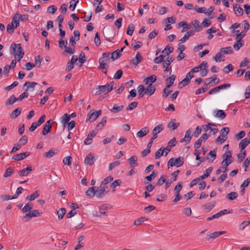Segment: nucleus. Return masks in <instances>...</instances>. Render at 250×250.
<instances>
[{
    "label": "nucleus",
    "instance_id": "obj_1",
    "mask_svg": "<svg viewBox=\"0 0 250 250\" xmlns=\"http://www.w3.org/2000/svg\"><path fill=\"white\" fill-rule=\"evenodd\" d=\"M10 49L13 50L15 58L17 56L18 61H20L24 55V52L21 47V44L12 43L11 45Z\"/></svg>",
    "mask_w": 250,
    "mask_h": 250
},
{
    "label": "nucleus",
    "instance_id": "obj_2",
    "mask_svg": "<svg viewBox=\"0 0 250 250\" xmlns=\"http://www.w3.org/2000/svg\"><path fill=\"white\" fill-rule=\"evenodd\" d=\"M184 163V158L182 157H179L176 159L172 158L170 159L168 161L167 167L168 168H169L170 167H172L173 166L179 167L182 166Z\"/></svg>",
    "mask_w": 250,
    "mask_h": 250
},
{
    "label": "nucleus",
    "instance_id": "obj_3",
    "mask_svg": "<svg viewBox=\"0 0 250 250\" xmlns=\"http://www.w3.org/2000/svg\"><path fill=\"white\" fill-rule=\"evenodd\" d=\"M110 53H104L102 55V57L99 59V62L100 63L99 67L101 69H104L106 68V65L109 62Z\"/></svg>",
    "mask_w": 250,
    "mask_h": 250
},
{
    "label": "nucleus",
    "instance_id": "obj_4",
    "mask_svg": "<svg viewBox=\"0 0 250 250\" xmlns=\"http://www.w3.org/2000/svg\"><path fill=\"white\" fill-rule=\"evenodd\" d=\"M109 191V189H108L107 185H104L101 184L100 186L97 188L96 189L97 197L98 198H101Z\"/></svg>",
    "mask_w": 250,
    "mask_h": 250
},
{
    "label": "nucleus",
    "instance_id": "obj_5",
    "mask_svg": "<svg viewBox=\"0 0 250 250\" xmlns=\"http://www.w3.org/2000/svg\"><path fill=\"white\" fill-rule=\"evenodd\" d=\"M203 127L206 131L208 130L212 131L213 134H215L218 131V129L216 127V125L211 123H208L207 125H203Z\"/></svg>",
    "mask_w": 250,
    "mask_h": 250
},
{
    "label": "nucleus",
    "instance_id": "obj_6",
    "mask_svg": "<svg viewBox=\"0 0 250 250\" xmlns=\"http://www.w3.org/2000/svg\"><path fill=\"white\" fill-rule=\"evenodd\" d=\"M113 82H111L109 84L100 86V90H101V93H107L108 92L111 91L113 89Z\"/></svg>",
    "mask_w": 250,
    "mask_h": 250
},
{
    "label": "nucleus",
    "instance_id": "obj_7",
    "mask_svg": "<svg viewBox=\"0 0 250 250\" xmlns=\"http://www.w3.org/2000/svg\"><path fill=\"white\" fill-rule=\"evenodd\" d=\"M96 160V158L94 155L91 153L87 155L84 159V163L90 166L92 165Z\"/></svg>",
    "mask_w": 250,
    "mask_h": 250
},
{
    "label": "nucleus",
    "instance_id": "obj_8",
    "mask_svg": "<svg viewBox=\"0 0 250 250\" xmlns=\"http://www.w3.org/2000/svg\"><path fill=\"white\" fill-rule=\"evenodd\" d=\"M191 130L190 129H188L185 134V137L183 138H182L180 142L181 143L185 142V145L188 144L191 139Z\"/></svg>",
    "mask_w": 250,
    "mask_h": 250
},
{
    "label": "nucleus",
    "instance_id": "obj_9",
    "mask_svg": "<svg viewBox=\"0 0 250 250\" xmlns=\"http://www.w3.org/2000/svg\"><path fill=\"white\" fill-rule=\"evenodd\" d=\"M51 122H52V120H49L46 122L42 131V135H46L51 131L52 127V126L51 125Z\"/></svg>",
    "mask_w": 250,
    "mask_h": 250
},
{
    "label": "nucleus",
    "instance_id": "obj_10",
    "mask_svg": "<svg viewBox=\"0 0 250 250\" xmlns=\"http://www.w3.org/2000/svg\"><path fill=\"white\" fill-rule=\"evenodd\" d=\"M226 233V231H219L214 232L213 233H210L209 234H208L206 239L208 240H209L210 239H215L218 237L219 236L225 234Z\"/></svg>",
    "mask_w": 250,
    "mask_h": 250
},
{
    "label": "nucleus",
    "instance_id": "obj_11",
    "mask_svg": "<svg viewBox=\"0 0 250 250\" xmlns=\"http://www.w3.org/2000/svg\"><path fill=\"white\" fill-rule=\"evenodd\" d=\"M155 90V86L152 83H149L146 89L145 93L149 96H150L154 93Z\"/></svg>",
    "mask_w": 250,
    "mask_h": 250
},
{
    "label": "nucleus",
    "instance_id": "obj_12",
    "mask_svg": "<svg viewBox=\"0 0 250 250\" xmlns=\"http://www.w3.org/2000/svg\"><path fill=\"white\" fill-rule=\"evenodd\" d=\"M142 60V57L139 52L137 53L136 56L131 60V62L134 65H137Z\"/></svg>",
    "mask_w": 250,
    "mask_h": 250
},
{
    "label": "nucleus",
    "instance_id": "obj_13",
    "mask_svg": "<svg viewBox=\"0 0 250 250\" xmlns=\"http://www.w3.org/2000/svg\"><path fill=\"white\" fill-rule=\"evenodd\" d=\"M213 113L215 117L218 118L221 120L224 119L226 117V113L223 110L221 109L214 110Z\"/></svg>",
    "mask_w": 250,
    "mask_h": 250
},
{
    "label": "nucleus",
    "instance_id": "obj_14",
    "mask_svg": "<svg viewBox=\"0 0 250 250\" xmlns=\"http://www.w3.org/2000/svg\"><path fill=\"white\" fill-rule=\"evenodd\" d=\"M148 132V128L147 127H144L136 133V136L139 138H142L146 136Z\"/></svg>",
    "mask_w": 250,
    "mask_h": 250
},
{
    "label": "nucleus",
    "instance_id": "obj_15",
    "mask_svg": "<svg viewBox=\"0 0 250 250\" xmlns=\"http://www.w3.org/2000/svg\"><path fill=\"white\" fill-rule=\"evenodd\" d=\"M32 171L31 166H28L26 168L19 172V174L20 176H25L28 175Z\"/></svg>",
    "mask_w": 250,
    "mask_h": 250
},
{
    "label": "nucleus",
    "instance_id": "obj_16",
    "mask_svg": "<svg viewBox=\"0 0 250 250\" xmlns=\"http://www.w3.org/2000/svg\"><path fill=\"white\" fill-rule=\"evenodd\" d=\"M97 132L94 130L92 131V132L88 134L87 137L84 140V144L86 145H90L91 143V141L93 138L97 134Z\"/></svg>",
    "mask_w": 250,
    "mask_h": 250
},
{
    "label": "nucleus",
    "instance_id": "obj_17",
    "mask_svg": "<svg viewBox=\"0 0 250 250\" xmlns=\"http://www.w3.org/2000/svg\"><path fill=\"white\" fill-rule=\"evenodd\" d=\"M129 165L132 167H134L138 166L137 164V157L136 155L131 156L128 159Z\"/></svg>",
    "mask_w": 250,
    "mask_h": 250
},
{
    "label": "nucleus",
    "instance_id": "obj_18",
    "mask_svg": "<svg viewBox=\"0 0 250 250\" xmlns=\"http://www.w3.org/2000/svg\"><path fill=\"white\" fill-rule=\"evenodd\" d=\"M37 85L36 82H26L24 84V86H26V91L31 90L33 91L35 86Z\"/></svg>",
    "mask_w": 250,
    "mask_h": 250
},
{
    "label": "nucleus",
    "instance_id": "obj_19",
    "mask_svg": "<svg viewBox=\"0 0 250 250\" xmlns=\"http://www.w3.org/2000/svg\"><path fill=\"white\" fill-rule=\"evenodd\" d=\"M176 119H171L167 124V127L172 128L173 130H175L179 126L180 124L175 123Z\"/></svg>",
    "mask_w": 250,
    "mask_h": 250
},
{
    "label": "nucleus",
    "instance_id": "obj_20",
    "mask_svg": "<svg viewBox=\"0 0 250 250\" xmlns=\"http://www.w3.org/2000/svg\"><path fill=\"white\" fill-rule=\"evenodd\" d=\"M250 143V141L248 138H245L241 140L239 143V147L241 148V152L246 148V147Z\"/></svg>",
    "mask_w": 250,
    "mask_h": 250
},
{
    "label": "nucleus",
    "instance_id": "obj_21",
    "mask_svg": "<svg viewBox=\"0 0 250 250\" xmlns=\"http://www.w3.org/2000/svg\"><path fill=\"white\" fill-rule=\"evenodd\" d=\"M233 10L234 11L235 14L237 16H242L243 15V10L240 5L238 6L237 4H236L235 6H234Z\"/></svg>",
    "mask_w": 250,
    "mask_h": 250
},
{
    "label": "nucleus",
    "instance_id": "obj_22",
    "mask_svg": "<svg viewBox=\"0 0 250 250\" xmlns=\"http://www.w3.org/2000/svg\"><path fill=\"white\" fill-rule=\"evenodd\" d=\"M19 14L17 13L12 19V21L11 23L15 27H17L19 26L20 23Z\"/></svg>",
    "mask_w": 250,
    "mask_h": 250
},
{
    "label": "nucleus",
    "instance_id": "obj_23",
    "mask_svg": "<svg viewBox=\"0 0 250 250\" xmlns=\"http://www.w3.org/2000/svg\"><path fill=\"white\" fill-rule=\"evenodd\" d=\"M96 187L89 188L86 192V195L87 196L93 197L95 195L97 196L96 190H95Z\"/></svg>",
    "mask_w": 250,
    "mask_h": 250
},
{
    "label": "nucleus",
    "instance_id": "obj_24",
    "mask_svg": "<svg viewBox=\"0 0 250 250\" xmlns=\"http://www.w3.org/2000/svg\"><path fill=\"white\" fill-rule=\"evenodd\" d=\"M70 119V116L67 113H65L60 118V121L63 126H65L67 123L69 121Z\"/></svg>",
    "mask_w": 250,
    "mask_h": 250
},
{
    "label": "nucleus",
    "instance_id": "obj_25",
    "mask_svg": "<svg viewBox=\"0 0 250 250\" xmlns=\"http://www.w3.org/2000/svg\"><path fill=\"white\" fill-rule=\"evenodd\" d=\"M21 107H18L12 112L10 115V117L12 119L16 118L21 114Z\"/></svg>",
    "mask_w": 250,
    "mask_h": 250
},
{
    "label": "nucleus",
    "instance_id": "obj_26",
    "mask_svg": "<svg viewBox=\"0 0 250 250\" xmlns=\"http://www.w3.org/2000/svg\"><path fill=\"white\" fill-rule=\"evenodd\" d=\"M29 154L26 155V153H21L14 155L12 157V159L17 161H21L24 159Z\"/></svg>",
    "mask_w": 250,
    "mask_h": 250
},
{
    "label": "nucleus",
    "instance_id": "obj_27",
    "mask_svg": "<svg viewBox=\"0 0 250 250\" xmlns=\"http://www.w3.org/2000/svg\"><path fill=\"white\" fill-rule=\"evenodd\" d=\"M193 35V33L192 31H188L186 33V34L179 40V44H181L184 42H185L186 41H187L189 38Z\"/></svg>",
    "mask_w": 250,
    "mask_h": 250
},
{
    "label": "nucleus",
    "instance_id": "obj_28",
    "mask_svg": "<svg viewBox=\"0 0 250 250\" xmlns=\"http://www.w3.org/2000/svg\"><path fill=\"white\" fill-rule=\"evenodd\" d=\"M215 204H216L215 202H211L208 203L204 205L203 207L204 209L209 211L214 207Z\"/></svg>",
    "mask_w": 250,
    "mask_h": 250
},
{
    "label": "nucleus",
    "instance_id": "obj_29",
    "mask_svg": "<svg viewBox=\"0 0 250 250\" xmlns=\"http://www.w3.org/2000/svg\"><path fill=\"white\" fill-rule=\"evenodd\" d=\"M17 98L14 95L11 96L6 101V105H12L17 101Z\"/></svg>",
    "mask_w": 250,
    "mask_h": 250
},
{
    "label": "nucleus",
    "instance_id": "obj_30",
    "mask_svg": "<svg viewBox=\"0 0 250 250\" xmlns=\"http://www.w3.org/2000/svg\"><path fill=\"white\" fill-rule=\"evenodd\" d=\"M124 105H117L116 104L114 105L112 108L110 109V111L113 113H116L118 112L121 111L124 108Z\"/></svg>",
    "mask_w": 250,
    "mask_h": 250
},
{
    "label": "nucleus",
    "instance_id": "obj_31",
    "mask_svg": "<svg viewBox=\"0 0 250 250\" xmlns=\"http://www.w3.org/2000/svg\"><path fill=\"white\" fill-rule=\"evenodd\" d=\"M39 196L38 191L33 192L31 195H28L26 197V200L30 201L34 200Z\"/></svg>",
    "mask_w": 250,
    "mask_h": 250
},
{
    "label": "nucleus",
    "instance_id": "obj_32",
    "mask_svg": "<svg viewBox=\"0 0 250 250\" xmlns=\"http://www.w3.org/2000/svg\"><path fill=\"white\" fill-rule=\"evenodd\" d=\"M174 60V58L170 57H168L166 60L164 61L162 63V65L163 67H165V66H170V64Z\"/></svg>",
    "mask_w": 250,
    "mask_h": 250
},
{
    "label": "nucleus",
    "instance_id": "obj_33",
    "mask_svg": "<svg viewBox=\"0 0 250 250\" xmlns=\"http://www.w3.org/2000/svg\"><path fill=\"white\" fill-rule=\"evenodd\" d=\"M164 129V126L162 124H160L155 126L152 130V133L155 134H158L160 133Z\"/></svg>",
    "mask_w": 250,
    "mask_h": 250
},
{
    "label": "nucleus",
    "instance_id": "obj_34",
    "mask_svg": "<svg viewBox=\"0 0 250 250\" xmlns=\"http://www.w3.org/2000/svg\"><path fill=\"white\" fill-rule=\"evenodd\" d=\"M156 80V76L155 75H152L146 78L144 80V82H145L146 84H148L149 83H154Z\"/></svg>",
    "mask_w": 250,
    "mask_h": 250
},
{
    "label": "nucleus",
    "instance_id": "obj_35",
    "mask_svg": "<svg viewBox=\"0 0 250 250\" xmlns=\"http://www.w3.org/2000/svg\"><path fill=\"white\" fill-rule=\"evenodd\" d=\"M97 118L98 117H97L95 112L91 113L90 112L87 115L86 121L88 120L90 121H94L97 119Z\"/></svg>",
    "mask_w": 250,
    "mask_h": 250
},
{
    "label": "nucleus",
    "instance_id": "obj_36",
    "mask_svg": "<svg viewBox=\"0 0 250 250\" xmlns=\"http://www.w3.org/2000/svg\"><path fill=\"white\" fill-rule=\"evenodd\" d=\"M192 24L194 27V30L195 31L199 32L202 29V27H201L199 25V21H198L195 20L193 21L192 22Z\"/></svg>",
    "mask_w": 250,
    "mask_h": 250
},
{
    "label": "nucleus",
    "instance_id": "obj_37",
    "mask_svg": "<svg viewBox=\"0 0 250 250\" xmlns=\"http://www.w3.org/2000/svg\"><path fill=\"white\" fill-rule=\"evenodd\" d=\"M176 79V76L174 75H172L168 78L166 79V82L167 83V85H169V87L173 84Z\"/></svg>",
    "mask_w": 250,
    "mask_h": 250
},
{
    "label": "nucleus",
    "instance_id": "obj_38",
    "mask_svg": "<svg viewBox=\"0 0 250 250\" xmlns=\"http://www.w3.org/2000/svg\"><path fill=\"white\" fill-rule=\"evenodd\" d=\"M137 89L140 97H142L144 95V94H146L145 93L146 89L143 85H139L138 86Z\"/></svg>",
    "mask_w": 250,
    "mask_h": 250
},
{
    "label": "nucleus",
    "instance_id": "obj_39",
    "mask_svg": "<svg viewBox=\"0 0 250 250\" xmlns=\"http://www.w3.org/2000/svg\"><path fill=\"white\" fill-rule=\"evenodd\" d=\"M33 208V204L30 202L27 203L25 206L22 208V211L23 212H27L30 211V210Z\"/></svg>",
    "mask_w": 250,
    "mask_h": 250
},
{
    "label": "nucleus",
    "instance_id": "obj_40",
    "mask_svg": "<svg viewBox=\"0 0 250 250\" xmlns=\"http://www.w3.org/2000/svg\"><path fill=\"white\" fill-rule=\"evenodd\" d=\"M14 168L11 167H9L6 169L3 176L5 178L8 177L14 173Z\"/></svg>",
    "mask_w": 250,
    "mask_h": 250
},
{
    "label": "nucleus",
    "instance_id": "obj_41",
    "mask_svg": "<svg viewBox=\"0 0 250 250\" xmlns=\"http://www.w3.org/2000/svg\"><path fill=\"white\" fill-rule=\"evenodd\" d=\"M135 29V26L133 24L130 23L128 25L127 29V32L126 33L127 35L132 36L134 30Z\"/></svg>",
    "mask_w": 250,
    "mask_h": 250
},
{
    "label": "nucleus",
    "instance_id": "obj_42",
    "mask_svg": "<svg viewBox=\"0 0 250 250\" xmlns=\"http://www.w3.org/2000/svg\"><path fill=\"white\" fill-rule=\"evenodd\" d=\"M169 85H167L166 87L163 89V96L164 97H167L172 92V90L169 89Z\"/></svg>",
    "mask_w": 250,
    "mask_h": 250
},
{
    "label": "nucleus",
    "instance_id": "obj_43",
    "mask_svg": "<svg viewBox=\"0 0 250 250\" xmlns=\"http://www.w3.org/2000/svg\"><path fill=\"white\" fill-rule=\"evenodd\" d=\"M190 83V81L189 80H188V78H185L184 79H183L181 82H180L178 84V87L179 88H182L183 87L187 85Z\"/></svg>",
    "mask_w": 250,
    "mask_h": 250
},
{
    "label": "nucleus",
    "instance_id": "obj_44",
    "mask_svg": "<svg viewBox=\"0 0 250 250\" xmlns=\"http://www.w3.org/2000/svg\"><path fill=\"white\" fill-rule=\"evenodd\" d=\"M223 57V56L222 55L221 52H218L214 57V59L216 62H224L225 60L222 59Z\"/></svg>",
    "mask_w": 250,
    "mask_h": 250
},
{
    "label": "nucleus",
    "instance_id": "obj_45",
    "mask_svg": "<svg viewBox=\"0 0 250 250\" xmlns=\"http://www.w3.org/2000/svg\"><path fill=\"white\" fill-rule=\"evenodd\" d=\"M66 213V210L64 208H61L57 212L58 218L61 220L62 219L64 215Z\"/></svg>",
    "mask_w": 250,
    "mask_h": 250
},
{
    "label": "nucleus",
    "instance_id": "obj_46",
    "mask_svg": "<svg viewBox=\"0 0 250 250\" xmlns=\"http://www.w3.org/2000/svg\"><path fill=\"white\" fill-rule=\"evenodd\" d=\"M221 51L226 54H232L233 53V50L230 46L222 48Z\"/></svg>",
    "mask_w": 250,
    "mask_h": 250
},
{
    "label": "nucleus",
    "instance_id": "obj_47",
    "mask_svg": "<svg viewBox=\"0 0 250 250\" xmlns=\"http://www.w3.org/2000/svg\"><path fill=\"white\" fill-rule=\"evenodd\" d=\"M244 44L242 41L237 40V41L233 44V48L236 50H238L241 46Z\"/></svg>",
    "mask_w": 250,
    "mask_h": 250
},
{
    "label": "nucleus",
    "instance_id": "obj_48",
    "mask_svg": "<svg viewBox=\"0 0 250 250\" xmlns=\"http://www.w3.org/2000/svg\"><path fill=\"white\" fill-rule=\"evenodd\" d=\"M238 197V194L236 192H231L229 193L227 195V197L230 200H233L237 198Z\"/></svg>",
    "mask_w": 250,
    "mask_h": 250
},
{
    "label": "nucleus",
    "instance_id": "obj_49",
    "mask_svg": "<svg viewBox=\"0 0 250 250\" xmlns=\"http://www.w3.org/2000/svg\"><path fill=\"white\" fill-rule=\"evenodd\" d=\"M121 56V53L119 52V50H116L113 52L111 54V59L113 61H115L119 57Z\"/></svg>",
    "mask_w": 250,
    "mask_h": 250
},
{
    "label": "nucleus",
    "instance_id": "obj_50",
    "mask_svg": "<svg viewBox=\"0 0 250 250\" xmlns=\"http://www.w3.org/2000/svg\"><path fill=\"white\" fill-rule=\"evenodd\" d=\"M120 165V162L119 161H115L114 162L110 163L109 165L108 169L111 170L112 169L119 166Z\"/></svg>",
    "mask_w": 250,
    "mask_h": 250
},
{
    "label": "nucleus",
    "instance_id": "obj_51",
    "mask_svg": "<svg viewBox=\"0 0 250 250\" xmlns=\"http://www.w3.org/2000/svg\"><path fill=\"white\" fill-rule=\"evenodd\" d=\"M156 175L157 172L155 171H153L150 175L145 177V180H146L147 181H151L156 177Z\"/></svg>",
    "mask_w": 250,
    "mask_h": 250
},
{
    "label": "nucleus",
    "instance_id": "obj_52",
    "mask_svg": "<svg viewBox=\"0 0 250 250\" xmlns=\"http://www.w3.org/2000/svg\"><path fill=\"white\" fill-rule=\"evenodd\" d=\"M173 51V48L169 47L168 45L167 46L164 50L162 51V53L166 54V55H168L170 53Z\"/></svg>",
    "mask_w": 250,
    "mask_h": 250
},
{
    "label": "nucleus",
    "instance_id": "obj_53",
    "mask_svg": "<svg viewBox=\"0 0 250 250\" xmlns=\"http://www.w3.org/2000/svg\"><path fill=\"white\" fill-rule=\"evenodd\" d=\"M147 219H146L144 217H141L137 220H136L134 222V225L135 226H139L142 223H143L145 221L147 220Z\"/></svg>",
    "mask_w": 250,
    "mask_h": 250
},
{
    "label": "nucleus",
    "instance_id": "obj_54",
    "mask_svg": "<svg viewBox=\"0 0 250 250\" xmlns=\"http://www.w3.org/2000/svg\"><path fill=\"white\" fill-rule=\"evenodd\" d=\"M30 213L32 217L41 216L42 214V212H39V210L35 209L30 211Z\"/></svg>",
    "mask_w": 250,
    "mask_h": 250
},
{
    "label": "nucleus",
    "instance_id": "obj_55",
    "mask_svg": "<svg viewBox=\"0 0 250 250\" xmlns=\"http://www.w3.org/2000/svg\"><path fill=\"white\" fill-rule=\"evenodd\" d=\"M165 57V55H161L154 59V62L155 63H160L162 62H163Z\"/></svg>",
    "mask_w": 250,
    "mask_h": 250
},
{
    "label": "nucleus",
    "instance_id": "obj_56",
    "mask_svg": "<svg viewBox=\"0 0 250 250\" xmlns=\"http://www.w3.org/2000/svg\"><path fill=\"white\" fill-rule=\"evenodd\" d=\"M164 154V150H162V147H161L156 151L155 155V158L158 159L162 156Z\"/></svg>",
    "mask_w": 250,
    "mask_h": 250
},
{
    "label": "nucleus",
    "instance_id": "obj_57",
    "mask_svg": "<svg viewBox=\"0 0 250 250\" xmlns=\"http://www.w3.org/2000/svg\"><path fill=\"white\" fill-rule=\"evenodd\" d=\"M106 122V117H104L101 121L97 125V127L100 129H102L104 126V124Z\"/></svg>",
    "mask_w": 250,
    "mask_h": 250
},
{
    "label": "nucleus",
    "instance_id": "obj_58",
    "mask_svg": "<svg viewBox=\"0 0 250 250\" xmlns=\"http://www.w3.org/2000/svg\"><path fill=\"white\" fill-rule=\"evenodd\" d=\"M72 157L70 156L65 157L63 160V163L64 165L70 166L71 165Z\"/></svg>",
    "mask_w": 250,
    "mask_h": 250
},
{
    "label": "nucleus",
    "instance_id": "obj_59",
    "mask_svg": "<svg viewBox=\"0 0 250 250\" xmlns=\"http://www.w3.org/2000/svg\"><path fill=\"white\" fill-rule=\"evenodd\" d=\"M250 225V221H245L239 225V229L243 230L245 228Z\"/></svg>",
    "mask_w": 250,
    "mask_h": 250
},
{
    "label": "nucleus",
    "instance_id": "obj_60",
    "mask_svg": "<svg viewBox=\"0 0 250 250\" xmlns=\"http://www.w3.org/2000/svg\"><path fill=\"white\" fill-rule=\"evenodd\" d=\"M138 103L137 102H133L130 103L128 106L126 107V110H131L134 108L136 107L138 105Z\"/></svg>",
    "mask_w": 250,
    "mask_h": 250
},
{
    "label": "nucleus",
    "instance_id": "obj_61",
    "mask_svg": "<svg viewBox=\"0 0 250 250\" xmlns=\"http://www.w3.org/2000/svg\"><path fill=\"white\" fill-rule=\"evenodd\" d=\"M241 152V153L238 154V155L237 156L240 163H241L243 161V160L244 159V158H245V157L246 156V152L245 150H244V151L242 150V152Z\"/></svg>",
    "mask_w": 250,
    "mask_h": 250
},
{
    "label": "nucleus",
    "instance_id": "obj_62",
    "mask_svg": "<svg viewBox=\"0 0 250 250\" xmlns=\"http://www.w3.org/2000/svg\"><path fill=\"white\" fill-rule=\"evenodd\" d=\"M78 0H72L70 1L69 5L70 9L73 11L75 9L77 3H78Z\"/></svg>",
    "mask_w": 250,
    "mask_h": 250
},
{
    "label": "nucleus",
    "instance_id": "obj_63",
    "mask_svg": "<svg viewBox=\"0 0 250 250\" xmlns=\"http://www.w3.org/2000/svg\"><path fill=\"white\" fill-rule=\"evenodd\" d=\"M35 66V64L28 62L24 65L23 68L27 70H30L34 68Z\"/></svg>",
    "mask_w": 250,
    "mask_h": 250
},
{
    "label": "nucleus",
    "instance_id": "obj_64",
    "mask_svg": "<svg viewBox=\"0 0 250 250\" xmlns=\"http://www.w3.org/2000/svg\"><path fill=\"white\" fill-rule=\"evenodd\" d=\"M233 67L231 64H229L227 66L224 67L223 70L224 73H228L229 71L233 70Z\"/></svg>",
    "mask_w": 250,
    "mask_h": 250
}]
</instances>
